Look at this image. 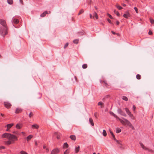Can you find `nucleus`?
<instances>
[{
  "label": "nucleus",
  "instance_id": "f257e3e1",
  "mask_svg": "<svg viewBox=\"0 0 154 154\" xmlns=\"http://www.w3.org/2000/svg\"><path fill=\"white\" fill-rule=\"evenodd\" d=\"M2 136L3 137L7 138L14 143V141L17 140V137L11 134L8 133H5L3 134Z\"/></svg>",
  "mask_w": 154,
  "mask_h": 154
},
{
  "label": "nucleus",
  "instance_id": "f03ea898",
  "mask_svg": "<svg viewBox=\"0 0 154 154\" xmlns=\"http://www.w3.org/2000/svg\"><path fill=\"white\" fill-rule=\"evenodd\" d=\"M7 27L1 26L0 27V34L3 37L7 34Z\"/></svg>",
  "mask_w": 154,
  "mask_h": 154
},
{
  "label": "nucleus",
  "instance_id": "7ed1b4c3",
  "mask_svg": "<svg viewBox=\"0 0 154 154\" xmlns=\"http://www.w3.org/2000/svg\"><path fill=\"white\" fill-rule=\"evenodd\" d=\"M122 118L123 120L121 119L120 118H118V119L122 124H125V123H126L128 125L129 124L130 125L131 122L128 120L124 118Z\"/></svg>",
  "mask_w": 154,
  "mask_h": 154
},
{
  "label": "nucleus",
  "instance_id": "20e7f679",
  "mask_svg": "<svg viewBox=\"0 0 154 154\" xmlns=\"http://www.w3.org/2000/svg\"><path fill=\"white\" fill-rule=\"evenodd\" d=\"M117 112L118 113L121 115L124 116L125 117H126V114L124 112L120 109H117Z\"/></svg>",
  "mask_w": 154,
  "mask_h": 154
},
{
  "label": "nucleus",
  "instance_id": "39448f33",
  "mask_svg": "<svg viewBox=\"0 0 154 154\" xmlns=\"http://www.w3.org/2000/svg\"><path fill=\"white\" fill-rule=\"evenodd\" d=\"M0 24L2 25V26L7 27L6 22L4 20L0 19Z\"/></svg>",
  "mask_w": 154,
  "mask_h": 154
},
{
  "label": "nucleus",
  "instance_id": "423d86ee",
  "mask_svg": "<svg viewBox=\"0 0 154 154\" xmlns=\"http://www.w3.org/2000/svg\"><path fill=\"white\" fill-rule=\"evenodd\" d=\"M59 152V150L58 149H54L51 151V154H57Z\"/></svg>",
  "mask_w": 154,
  "mask_h": 154
},
{
  "label": "nucleus",
  "instance_id": "0eeeda50",
  "mask_svg": "<svg viewBox=\"0 0 154 154\" xmlns=\"http://www.w3.org/2000/svg\"><path fill=\"white\" fill-rule=\"evenodd\" d=\"M123 17L125 18L128 19L129 17H130L129 13L128 11L125 12V14H123Z\"/></svg>",
  "mask_w": 154,
  "mask_h": 154
},
{
  "label": "nucleus",
  "instance_id": "6e6552de",
  "mask_svg": "<svg viewBox=\"0 0 154 154\" xmlns=\"http://www.w3.org/2000/svg\"><path fill=\"white\" fill-rule=\"evenodd\" d=\"M12 22L13 24H18L19 22V21L18 19L13 17L12 20Z\"/></svg>",
  "mask_w": 154,
  "mask_h": 154
},
{
  "label": "nucleus",
  "instance_id": "1a4fd4ad",
  "mask_svg": "<svg viewBox=\"0 0 154 154\" xmlns=\"http://www.w3.org/2000/svg\"><path fill=\"white\" fill-rule=\"evenodd\" d=\"M140 146L143 149L145 150H148V151H150V150L148 149V148H147L146 147L144 146L143 145V143H142L141 142L140 143Z\"/></svg>",
  "mask_w": 154,
  "mask_h": 154
},
{
  "label": "nucleus",
  "instance_id": "9d476101",
  "mask_svg": "<svg viewBox=\"0 0 154 154\" xmlns=\"http://www.w3.org/2000/svg\"><path fill=\"white\" fill-rule=\"evenodd\" d=\"M4 105L7 108H9L11 106V105L10 103L8 102H4Z\"/></svg>",
  "mask_w": 154,
  "mask_h": 154
},
{
  "label": "nucleus",
  "instance_id": "9b49d317",
  "mask_svg": "<svg viewBox=\"0 0 154 154\" xmlns=\"http://www.w3.org/2000/svg\"><path fill=\"white\" fill-rule=\"evenodd\" d=\"M48 14V12L47 11H45L40 15V16L41 17H44L46 15V14Z\"/></svg>",
  "mask_w": 154,
  "mask_h": 154
},
{
  "label": "nucleus",
  "instance_id": "f8f14e48",
  "mask_svg": "<svg viewBox=\"0 0 154 154\" xmlns=\"http://www.w3.org/2000/svg\"><path fill=\"white\" fill-rule=\"evenodd\" d=\"M22 111V109L20 108H18L16 109L15 113H20Z\"/></svg>",
  "mask_w": 154,
  "mask_h": 154
},
{
  "label": "nucleus",
  "instance_id": "ddd939ff",
  "mask_svg": "<svg viewBox=\"0 0 154 154\" xmlns=\"http://www.w3.org/2000/svg\"><path fill=\"white\" fill-rule=\"evenodd\" d=\"M31 127L32 128L38 129L39 127V126L37 124H35L32 125Z\"/></svg>",
  "mask_w": 154,
  "mask_h": 154
},
{
  "label": "nucleus",
  "instance_id": "4468645a",
  "mask_svg": "<svg viewBox=\"0 0 154 154\" xmlns=\"http://www.w3.org/2000/svg\"><path fill=\"white\" fill-rule=\"evenodd\" d=\"M89 122L90 124H91L92 126H93L94 125V123L93 122V120L91 118H89Z\"/></svg>",
  "mask_w": 154,
  "mask_h": 154
},
{
  "label": "nucleus",
  "instance_id": "2eb2a0df",
  "mask_svg": "<svg viewBox=\"0 0 154 154\" xmlns=\"http://www.w3.org/2000/svg\"><path fill=\"white\" fill-rule=\"evenodd\" d=\"M79 149H80V146H78L77 147H75V152L76 153H78L79 150Z\"/></svg>",
  "mask_w": 154,
  "mask_h": 154
},
{
  "label": "nucleus",
  "instance_id": "dca6fc26",
  "mask_svg": "<svg viewBox=\"0 0 154 154\" xmlns=\"http://www.w3.org/2000/svg\"><path fill=\"white\" fill-rule=\"evenodd\" d=\"M22 125L20 124H17L16 125V128L17 129H20L22 127Z\"/></svg>",
  "mask_w": 154,
  "mask_h": 154
},
{
  "label": "nucleus",
  "instance_id": "f3484780",
  "mask_svg": "<svg viewBox=\"0 0 154 154\" xmlns=\"http://www.w3.org/2000/svg\"><path fill=\"white\" fill-rule=\"evenodd\" d=\"M125 109L126 111V113L128 115H129L130 114H131V113L130 112L129 109L127 108H125Z\"/></svg>",
  "mask_w": 154,
  "mask_h": 154
},
{
  "label": "nucleus",
  "instance_id": "a211bd4d",
  "mask_svg": "<svg viewBox=\"0 0 154 154\" xmlns=\"http://www.w3.org/2000/svg\"><path fill=\"white\" fill-rule=\"evenodd\" d=\"M70 138L71 140H74V141L75 140H76V137L74 135H71L70 136Z\"/></svg>",
  "mask_w": 154,
  "mask_h": 154
},
{
  "label": "nucleus",
  "instance_id": "6ab92c4d",
  "mask_svg": "<svg viewBox=\"0 0 154 154\" xmlns=\"http://www.w3.org/2000/svg\"><path fill=\"white\" fill-rule=\"evenodd\" d=\"M13 142H12V141L11 140H8L7 141L5 142L6 144L7 145H9L11 144L12 143H13Z\"/></svg>",
  "mask_w": 154,
  "mask_h": 154
},
{
  "label": "nucleus",
  "instance_id": "aec40b11",
  "mask_svg": "<svg viewBox=\"0 0 154 154\" xmlns=\"http://www.w3.org/2000/svg\"><path fill=\"white\" fill-rule=\"evenodd\" d=\"M33 137V136L32 135H29L26 137V140L27 141L30 140Z\"/></svg>",
  "mask_w": 154,
  "mask_h": 154
},
{
  "label": "nucleus",
  "instance_id": "412c9836",
  "mask_svg": "<svg viewBox=\"0 0 154 154\" xmlns=\"http://www.w3.org/2000/svg\"><path fill=\"white\" fill-rule=\"evenodd\" d=\"M14 125V124L13 123L10 124H7L6 125V127L8 128H10L11 127Z\"/></svg>",
  "mask_w": 154,
  "mask_h": 154
},
{
  "label": "nucleus",
  "instance_id": "4be33fe9",
  "mask_svg": "<svg viewBox=\"0 0 154 154\" xmlns=\"http://www.w3.org/2000/svg\"><path fill=\"white\" fill-rule=\"evenodd\" d=\"M121 131V130L119 128H117L116 129V132L117 133H119Z\"/></svg>",
  "mask_w": 154,
  "mask_h": 154
},
{
  "label": "nucleus",
  "instance_id": "5701e85b",
  "mask_svg": "<svg viewBox=\"0 0 154 154\" xmlns=\"http://www.w3.org/2000/svg\"><path fill=\"white\" fill-rule=\"evenodd\" d=\"M94 16L96 18V19H98V16H97V13L95 12H94L93 14V17H94Z\"/></svg>",
  "mask_w": 154,
  "mask_h": 154
},
{
  "label": "nucleus",
  "instance_id": "b1692460",
  "mask_svg": "<svg viewBox=\"0 0 154 154\" xmlns=\"http://www.w3.org/2000/svg\"><path fill=\"white\" fill-rule=\"evenodd\" d=\"M69 145L66 142L65 143L63 144V148H67L68 147Z\"/></svg>",
  "mask_w": 154,
  "mask_h": 154
},
{
  "label": "nucleus",
  "instance_id": "393cba45",
  "mask_svg": "<svg viewBox=\"0 0 154 154\" xmlns=\"http://www.w3.org/2000/svg\"><path fill=\"white\" fill-rule=\"evenodd\" d=\"M131 118V119H134V117L133 116V115L131 114V113L128 115Z\"/></svg>",
  "mask_w": 154,
  "mask_h": 154
},
{
  "label": "nucleus",
  "instance_id": "a878e982",
  "mask_svg": "<svg viewBox=\"0 0 154 154\" xmlns=\"http://www.w3.org/2000/svg\"><path fill=\"white\" fill-rule=\"evenodd\" d=\"M111 114H112V115L114 116L116 118H117L118 119V118H119V117H118L113 112H111Z\"/></svg>",
  "mask_w": 154,
  "mask_h": 154
},
{
  "label": "nucleus",
  "instance_id": "bb28decb",
  "mask_svg": "<svg viewBox=\"0 0 154 154\" xmlns=\"http://www.w3.org/2000/svg\"><path fill=\"white\" fill-rule=\"evenodd\" d=\"M13 0H7L8 3L10 5H11L13 3Z\"/></svg>",
  "mask_w": 154,
  "mask_h": 154
},
{
  "label": "nucleus",
  "instance_id": "cd10ccee",
  "mask_svg": "<svg viewBox=\"0 0 154 154\" xmlns=\"http://www.w3.org/2000/svg\"><path fill=\"white\" fill-rule=\"evenodd\" d=\"M106 132L105 130H103V135L104 136H106Z\"/></svg>",
  "mask_w": 154,
  "mask_h": 154
},
{
  "label": "nucleus",
  "instance_id": "c85d7f7f",
  "mask_svg": "<svg viewBox=\"0 0 154 154\" xmlns=\"http://www.w3.org/2000/svg\"><path fill=\"white\" fill-rule=\"evenodd\" d=\"M122 98L123 100L126 101H127L128 100V98L125 96H123Z\"/></svg>",
  "mask_w": 154,
  "mask_h": 154
},
{
  "label": "nucleus",
  "instance_id": "c756f323",
  "mask_svg": "<svg viewBox=\"0 0 154 154\" xmlns=\"http://www.w3.org/2000/svg\"><path fill=\"white\" fill-rule=\"evenodd\" d=\"M87 65L86 64H84L82 66V67L83 69H85L87 68Z\"/></svg>",
  "mask_w": 154,
  "mask_h": 154
},
{
  "label": "nucleus",
  "instance_id": "7c9ffc66",
  "mask_svg": "<svg viewBox=\"0 0 154 154\" xmlns=\"http://www.w3.org/2000/svg\"><path fill=\"white\" fill-rule=\"evenodd\" d=\"M141 78V75L139 74H137L136 75V78L137 79H140Z\"/></svg>",
  "mask_w": 154,
  "mask_h": 154
},
{
  "label": "nucleus",
  "instance_id": "2f4dec72",
  "mask_svg": "<svg viewBox=\"0 0 154 154\" xmlns=\"http://www.w3.org/2000/svg\"><path fill=\"white\" fill-rule=\"evenodd\" d=\"M114 13L117 16H119L120 15V14L118 11H116V10L114 11Z\"/></svg>",
  "mask_w": 154,
  "mask_h": 154
},
{
  "label": "nucleus",
  "instance_id": "473e14b6",
  "mask_svg": "<svg viewBox=\"0 0 154 154\" xmlns=\"http://www.w3.org/2000/svg\"><path fill=\"white\" fill-rule=\"evenodd\" d=\"M79 40L78 39H75L73 40V42L74 43L77 44L78 43Z\"/></svg>",
  "mask_w": 154,
  "mask_h": 154
},
{
  "label": "nucleus",
  "instance_id": "72a5a7b5",
  "mask_svg": "<svg viewBox=\"0 0 154 154\" xmlns=\"http://www.w3.org/2000/svg\"><path fill=\"white\" fill-rule=\"evenodd\" d=\"M21 154H27V153L25 151H22L20 152Z\"/></svg>",
  "mask_w": 154,
  "mask_h": 154
},
{
  "label": "nucleus",
  "instance_id": "f704fd0d",
  "mask_svg": "<svg viewBox=\"0 0 154 154\" xmlns=\"http://www.w3.org/2000/svg\"><path fill=\"white\" fill-rule=\"evenodd\" d=\"M61 134H58L57 136V139H60V138Z\"/></svg>",
  "mask_w": 154,
  "mask_h": 154
},
{
  "label": "nucleus",
  "instance_id": "c9c22d12",
  "mask_svg": "<svg viewBox=\"0 0 154 154\" xmlns=\"http://www.w3.org/2000/svg\"><path fill=\"white\" fill-rule=\"evenodd\" d=\"M116 7L119 10L121 9L122 8L121 6L119 5H117Z\"/></svg>",
  "mask_w": 154,
  "mask_h": 154
},
{
  "label": "nucleus",
  "instance_id": "e433bc0d",
  "mask_svg": "<svg viewBox=\"0 0 154 154\" xmlns=\"http://www.w3.org/2000/svg\"><path fill=\"white\" fill-rule=\"evenodd\" d=\"M150 21L151 23L152 24L154 23V20L152 19H150Z\"/></svg>",
  "mask_w": 154,
  "mask_h": 154
},
{
  "label": "nucleus",
  "instance_id": "4c0bfd02",
  "mask_svg": "<svg viewBox=\"0 0 154 154\" xmlns=\"http://www.w3.org/2000/svg\"><path fill=\"white\" fill-rule=\"evenodd\" d=\"M68 45H69V44L68 43H66L64 46V48H66Z\"/></svg>",
  "mask_w": 154,
  "mask_h": 154
},
{
  "label": "nucleus",
  "instance_id": "58836bf2",
  "mask_svg": "<svg viewBox=\"0 0 154 154\" xmlns=\"http://www.w3.org/2000/svg\"><path fill=\"white\" fill-rule=\"evenodd\" d=\"M33 115V114L32 113V112H31L29 113V116L30 118H31Z\"/></svg>",
  "mask_w": 154,
  "mask_h": 154
},
{
  "label": "nucleus",
  "instance_id": "ea45409f",
  "mask_svg": "<svg viewBox=\"0 0 154 154\" xmlns=\"http://www.w3.org/2000/svg\"><path fill=\"white\" fill-rule=\"evenodd\" d=\"M84 11H83V10H81L79 12V14H78V15H80V14H81Z\"/></svg>",
  "mask_w": 154,
  "mask_h": 154
},
{
  "label": "nucleus",
  "instance_id": "a19ab883",
  "mask_svg": "<svg viewBox=\"0 0 154 154\" xmlns=\"http://www.w3.org/2000/svg\"><path fill=\"white\" fill-rule=\"evenodd\" d=\"M68 149H66L65 152H64L63 154H68L69 153V152H67Z\"/></svg>",
  "mask_w": 154,
  "mask_h": 154
},
{
  "label": "nucleus",
  "instance_id": "79ce46f5",
  "mask_svg": "<svg viewBox=\"0 0 154 154\" xmlns=\"http://www.w3.org/2000/svg\"><path fill=\"white\" fill-rule=\"evenodd\" d=\"M134 9L135 10L136 12L137 13H138V9L137 7H135L134 8Z\"/></svg>",
  "mask_w": 154,
  "mask_h": 154
},
{
  "label": "nucleus",
  "instance_id": "37998d69",
  "mask_svg": "<svg viewBox=\"0 0 154 154\" xmlns=\"http://www.w3.org/2000/svg\"><path fill=\"white\" fill-rule=\"evenodd\" d=\"M98 105H103V103L101 102H100L98 103Z\"/></svg>",
  "mask_w": 154,
  "mask_h": 154
},
{
  "label": "nucleus",
  "instance_id": "c03bdc74",
  "mask_svg": "<svg viewBox=\"0 0 154 154\" xmlns=\"http://www.w3.org/2000/svg\"><path fill=\"white\" fill-rule=\"evenodd\" d=\"M108 15L109 16V17L111 19H112L113 17H112V16L110 14H108Z\"/></svg>",
  "mask_w": 154,
  "mask_h": 154
},
{
  "label": "nucleus",
  "instance_id": "a18cd8bd",
  "mask_svg": "<svg viewBox=\"0 0 154 154\" xmlns=\"http://www.w3.org/2000/svg\"><path fill=\"white\" fill-rule=\"evenodd\" d=\"M132 109L134 111H135V110L136 109V107L134 105L133 106Z\"/></svg>",
  "mask_w": 154,
  "mask_h": 154
},
{
  "label": "nucleus",
  "instance_id": "49530a36",
  "mask_svg": "<svg viewBox=\"0 0 154 154\" xmlns=\"http://www.w3.org/2000/svg\"><path fill=\"white\" fill-rule=\"evenodd\" d=\"M107 21L109 22V23L110 24H112V22H111V20L109 19H107Z\"/></svg>",
  "mask_w": 154,
  "mask_h": 154
},
{
  "label": "nucleus",
  "instance_id": "de8ad7c7",
  "mask_svg": "<svg viewBox=\"0 0 154 154\" xmlns=\"http://www.w3.org/2000/svg\"><path fill=\"white\" fill-rule=\"evenodd\" d=\"M5 148V147L3 146H0V149H4Z\"/></svg>",
  "mask_w": 154,
  "mask_h": 154
},
{
  "label": "nucleus",
  "instance_id": "09e8293b",
  "mask_svg": "<svg viewBox=\"0 0 154 154\" xmlns=\"http://www.w3.org/2000/svg\"><path fill=\"white\" fill-rule=\"evenodd\" d=\"M13 133L14 134H18V133L17 131H14L13 132Z\"/></svg>",
  "mask_w": 154,
  "mask_h": 154
},
{
  "label": "nucleus",
  "instance_id": "8fccbe9b",
  "mask_svg": "<svg viewBox=\"0 0 154 154\" xmlns=\"http://www.w3.org/2000/svg\"><path fill=\"white\" fill-rule=\"evenodd\" d=\"M148 33H149V35H152V31H150H150H149V32Z\"/></svg>",
  "mask_w": 154,
  "mask_h": 154
},
{
  "label": "nucleus",
  "instance_id": "3c124183",
  "mask_svg": "<svg viewBox=\"0 0 154 154\" xmlns=\"http://www.w3.org/2000/svg\"><path fill=\"white\" fill-rule=\"evenodd\" d=\"M116 142H117L118 143L119 145L121 143H120V142H119L118 140H116Z\"/></svg>",
  "mask_w": 154,
  "mask_h": 154
},
{
  "label": "nucleus",
  "instance_id": "603ef678",
  "mask_svg": "<svg viewBox=\"0 0 154 154\" xmlns=\"http://www.w3.org/2000/svg\"><path fill=\"white\" fill-rule=\"evenodd\" d=\"M112 136L113 137V138H114V139L115 140H116V138L115 137V135H114V134H113V135H112Z\"/></svg>",
  "mask_w": 154,
  "mask_h": 154
},
{
  "label": "nucleus",
  "instance_id": "864d4df0",
  "mask_svg": "<svg viewBox=\"0 0 154 154\" xmlns=\"http://www.w3.org/2000/svg\"><path fill=\"white\" fill-rule=\"evenodd\" d=\"M112 136L113 137V138H114V139L115 140H116V138L115 137V135H114V134H113V135H112Z\"/></svg>",
  "mask_w": 154,
  "mask_h": 154
},
{
  "label": "nucleus",
  "instance_id": "5fc2aeb1",
  "mask_svg": "<svg viewBox=\"0 0 154 154\" xmlns=\"http://www.w3.org/2000/svg\"><path fill=\"white\" fill-rule=\"evenodd\" d=\"M19 2L21 4H23V2L22 0H19Z\"/></svg>",
  "mask_w": 154,
  "mask_h": 154
},
{
  "label": "nucleus",
  "instance_id": "6e6d98bb",
  "mask_svg": "<svg viewBox=\"0 0 154 154\" xmlns=\"http://www.w3.org/2000/svg\"><path fill=\"white\" fill-rule=\"evenodd\" d=\"M109 131L110 132V133L112 135H113V133L110 130H109Z\"/></svg>",
  "mask_w": 154,
  "mask_h": 154
},
{
  "label": "nucleus",
  "instance_id": "4d7b16f0",
  "mask_svg": "<svg viewBox=\"0 0 154 154\" xmlns=\"http://www.w3.org/2000/svg\"><path fill=\"white\" fill-rule=\"evenodd\" d=\"M116 24L118 25L119 24V21H117L116 22Z\"/></svg>",
  "mask_w": 154,
  "mask_h": 154
},
{
  "label": "nucleus",
  "instance_id": "13d9d810",
  "mask_svg": "<svg viewBox=\"0 0 154 154\" xmlns=\"http://www.w3.org/2000/svg\"><path fill=\"white\" fill-rule=\"evenodd\" d=\"M90 17L91 18H92L93 17L91 14H90Z\"/></svg>",
  "mask_w": 154,
  "mask_h": 154
},
{
  "label": "nucleus",
  "instance_id": "bf43d9fd",
  "mask_svg": "<svg viewBox=\"0 0 154 154\" xmlns=\"http://www.w3.org/2000/svg\"><path fill=\"white\" fill-rule=\"evenodd\" d=\"M46 152H48L49 151V149L48 148H46Z\"/></svg>",
  "mask_w": 154,
  "mask_h": 154
},
{
  "label": "nucleus",
  "instance_id": "052dcab7",
  "mask_svg": "<svg viewBox=\"0 0 154 154\" xmlns=\"http://www.w3.org/2000/svg\"><path fill=\"white\" fill-rule=\"evenodd\" d=\"M112 33L113 34H114V35L116 34V33H115V32H114V31H112Z\"/></svg>",
  "mask_w": 154,
  "mask_h": 154
},
{
  "label": "nucleus",
  "instance_id": "680f3d73",
  "mask_svg": "<svg viewBox=\"0 0 154 154\" xmlns=\"http://www.w3.org/2000/svg\"><path fill=\"white\" fill-rule=\"evenodd\" d=\"M131 128L133 129V130H134V126H131Z\"/></svg>",
  "mask_w": 154,
  "mask_h": 154
},
{
  "label": "nucleus",
  "instance_id": "e2e57ef3",
  "mask_svg": "<svg viewBox=\"0 0 154 154\" xmlns=\"http://www.w3.org/2000/svg\"><path fill=\"white\" fill-rule=\"evenodd\" d=\"M119 147L121 148L122 147V145L121 144L119 145Z\"/></svg>",
  "mask_w": 154,
  "mask_h": 154
},
{
  "label": "nucleus",
  "instance_id": "0e129e2a",
  "mask_svg": "<svg viewBox=\"0 0 154 154\" xmlns=\"http://www.w3.org/2000/svg\"><path fill=\"white\" fill-rule=\"evenodd\" d=\"M35 145H36H36H38V144H37V142H35Z\"/></svg>",
  "mask_w": 154,
  "mask_h": 154
},
{
  "label": "nucleus",
  "instance_id": "69168bd1",
  "mask_svg": "<svg viewBox=\"0 0 154 154\" xmlns=\"http://www.w3.org/2000/svg\"><path fill=\"white\" fill-rule=\"evenodd\" d=\"M43 148L44 149H45L46 148V146H44Z\"/></svg>",
  "mask_w": 154,
  "mask_h": 154
},
{
  "label": "nucleus",
  "instance_id": "338daca9",
  "mask_svg": "<svg viewBox=\"0 0 154 154\" xmlns=\"http://www.w3.org/2000/svg\"><path fill=\"white\" fill-rule=\"evenodd\" d=\"M9 128H7L6 129V131H9Z\"/></svg>",
  "mask_w": 154,
  "mask_h": 154
},
{
  "label": "nucleus",
  "instance_id": "774afa93",
  "mask_svg": "<svg viewBox=\"0 0 154 154\" xmlns=\"http://www.w3.org/2000/svg\"><path fill=\"white\" fill-rule=\"evenodd\" d=\"M133 125H132V124H131L129 126V127H130L131 128V126H132Z\"/></svg>",
  "mask_w": 154,
  "mask_h": 154
}]
</instances>
